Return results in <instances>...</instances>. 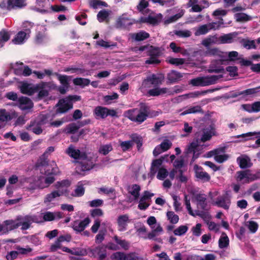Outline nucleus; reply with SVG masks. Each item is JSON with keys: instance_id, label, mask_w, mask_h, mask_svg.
<instances>
[{"instance_id": "obj_1", "label": "nucleus", "mask_w": 260, "mask_h": 260, "mask_svg": "<svg viewBox=\"0 0 260 260\" xmlns=\"http://www.w3.org/2000/svg\"><path fill=\"white\" fill-rule=\"evenodd\" d=\"M36 222V216L26 215H19L15 219L6 220L3 222L5 234L21 226L22 231L28 229L32 223Z\"/></svg>"}, {"instance_id": "obj_2", "label": "nucleus", "mask_w": 260, "mask_h": 260, "mask_svg": "<svg viewBox=\"0 0 260 260\" xmlns=\"http://www.w3.org/2000/svg\"><path fill=\"white\" fill-rule=\"evenodd\" d=\"M214 135H215V130L212 127L210 126L209 127L203 129V134L201 136V138H200V133H197V138L196 141L192 142L187 146V148L185 150V153L186 154H189L190 153L193 152L192 158L193 159L197 158L198 156H196L194 151L196 149L198 146L199 143L210 140L212 136Z\"/></svg>"}, {"instance_id": "obj_3", "label": "nucleus", "mask_w": 260, "mask_h": 260, "mask_svg": "<svg viewBox=\"0 0 260 260\" xmlns=\"http://www.w3.org/2000/svg\"><path fill=\"white\" fill-rule=\"evenodd\" d=\"M149 113L148 107L141 103L140 109L135 108L129 110L126 112V116L132 121L142 123L147 119Z\"/></svg>"}, {"instance_id": "obj_4", "label": "nucleus", "mask_w": 260, "mask_h": 260, "mask_svg": "<svg viewBox=\"0 0 260 260\" xmlns=\"http://www.w3.org/2000/svg\"><path fill=\"white\" fill-rule=\"evenodd\" d=\"M222 77L221 75H212L198 77L192 79L190 81V83L193 86H206L216 83L217 81Z\"/></svg>"}, {"instance_id": "obj_5", "label": "nucleus", "mask_w": 260, "mask_h": 260, "mask_svg": "<svg viewBox=\"0 0 260 260\" xmlns=\"http://www.w3.org/2000/svg\"><path fill=\"white\" fill-rule=\"evenodd\" d=\"M147 223L151 226L152 231L147 235V237H142L143 239H154V238L162 233L163 229L159 224L155 225L156 220L155 217L150 216L147 220Z\"/></svg>"}, {"instance_id": "obj_6", "label": "nucleus", "mask_w": 260, "mask_h": 260, "mask_svg": "<svg viewBox=\"0 0 260 260\" xmlns=\"http://www.w3.org/2000/svg\"><path fill=\"white\" fill-rule=\"evenodd\" d=\"M79 96H70L66 99H62L59 101L56 105L57 108L56 109L57 113H64L67 112L69 110L73 108L72 100H79Z\"/></svg>"}, {"instance_id": "obj_7", "label": "nucleus", "mask_w": 260, "mask_h": 260, "mask_svg": "<svg viewBox=\"0 0 260 260\" xmlns=\"http://www.w3.org/2000/svg\"><path fill=\"white\" fill-rule=\"evenodd\" d=\"M44 115L39 116L37 118L30 121L27 129L36 135H40L43 133V126L46 124Z\"/></svg>"}, {"instance_id": "obj_8", "label": "nucleus", "mask_w": 260, "mask_h": 260, "mask_svg": "<svg viewBox=\"0 0 260 260\" xmlns=\"http://www.w3.org/2000/svg\"><path fill=\"white\" fill-rule=\"evenodd\" d=\"M147 54L150 57L145 61L146 64H158L160 62L158 59L162 54V50L160 48L149 46Z\"/></svg>"}, {"instance_id": "obj_9", "label": "nucleus", "mask_w": 260, "mask_h": 260, "mask_svg": "<svg viewBox=\"0 0 260 260\" xmlns=\"http://www.w3.org/2000/svg\"><path fill=\"white\" fill-rule=\"evenodd\" d=\"M191 199L192 202L196 204L198 209L207 210L208 204L206 194L202 193H193Z\"/></svg>"}, {"instance_id": "obj_10", "label": "nucleus", "mask_w": 260, "mask_h": 260, "mask_svg": "<svg viewBox=\"0 0 260 260\" xmlns=\"http://www.w3.org/2000/svg\"><path fill=\"white\" fill-rule=\"evenodd\" d=\"M164 79L161 75L152 74L144 80L142 86L144 88H149L151 85L157 86L161 84Z\"/></svg>"}, {"instance_id": "obj_11", "label": "nucleus", "mask_w": 260, "mask_h": 260, "mask_svg": "<svg viewBox=\"0 0 260 260\" xmlns=\"http://www.w3.org/2000/svg\"><path fill=\"white\" fill-rule=\"evenodd\" d=\"M153 196V193L148 191H144L139 200L138 208L141 210H146L150 206L151 199Z\"/></svg>"}, {"instance_id": "obj_12", "label": "nucleus", "mask_w": 260, "mask_h": 260, "mask_svg": "<svg viewBox=\"0 0 260 260\" xmlns=\"http://www.w3.org/2000/svg\"><path fill=\"white\" fill-rule=\"evenodd\" d=\"M88 254L91 257L98 256L100 260H104L106 257V249L104 246H100L94 249L88 248Z\"/></svg>"}, {"instance_id": "obj_13", "label": "nucleus", "mask_w": 260, "mask_h": 260, "mask_svg": "<svg viewBox=\"0 0 260 260\" xmlns=\"http://www.w3.org/2000/svg\"><path fill=\"white\" fill-rule=\"evenodd\" d=\"M252 173L249 170L237 172L236 179L237 181L243 184L249 183L252 182Z\"/></svg>"}, {"instance_id": "obj_14", "label": "nucleus", "mask_w": 260, "mask_h": 260, "mask_svg": "<svg viewBox=\"0 0 260 260\" xmlns=\"http://www.w3.org/2000/svg\"><path fill=\"white\" fill-rule=\"evenodd\" d=\"M17 105L21 110L25 111L32 108L34 104L29 98L22 96L18 99Z\"/></svg>"}, {"instance_id": "obj_15", "label": "nucleus", "mask_w": 260, "mask_h": 260, "mask_svg": "<svg viewBox=\"0 0 260 260\" xmlns=\"http://www.w3.org/2000/svg\"><path fill=\"white\" fill-rule=\"evenodd\" d=\"M131 221L127 214H122L118 216L117 218L118 229L120 232L125 231L127 229V224Z\"/></svg>"}, {"instance_id": "obj_16", "label": "nucleus", "mask_w": 260, "mask_h": 260, "mask_svg": "<svg viewBox=\"0 0 260 260\" xmlns=\"http://www.w3.org/2000/svg\"><path fill=\"white\" fill-rule=\"evenodd\" d=\"M90 222V220L88 217L83 220H76L72 223V228L77 232H81L84 231Z\"/></svg>"}, {"instance_id": "obj_17", "label": "nucleus", "mask_w": 260, "mask_h": 260, "mask_svg": "<svg viewBox=\"0 0 260 260\" xmlns=\"http://www.w3.org/2000/svg\"><path fill=\"white\" fill-rule=\"evenodd\" d=\"M213 204L228 210L231 205L230 198L227 194L219 197Z\"/></svg>"}, {"instance_id": "obj_18", "label": "nucleus", "mask_w": 260, "mask_h": 260, "mask_svg": "<svg viewBox=\"0 0 260 260\" xmlns=\"http://www.w3.org/2000/svg\"><path fill=\"white\" fill-rule=\"evenodd\" d=\"M162 18V15L159 13L156 15L148 16V17H141L138 21L140 22L147 23L152 25H156L161 21Z\"/></svg>"}, {"instance_id": "obj_19", "label": "nucleus", "mask_w": 260, "mask_h": 260, "mask_svg": "<svg viewBox=\"0 0 260 260\" xmlns=\"http://www.w3.org/2000/svg\"><path fill=\"white\" fill-rule=\"evenodd\" d=\"M66 153L71 157L74 159H84L86 158V154L84 153H81L79 149H77L73 145H70L66 150Z\"/></svg>"}, {"instance_id": "obj_20", "label": "nucleus", "mask_w": 260, "mask_h": 260, "mask_svg": "<svg viewBox=\"0 0 260 260\" xmlns=\"http://www.w3.org/2000/svg\"><path fill=\"white\" fill-rule=\"evenodd\" d=\"M49 165L50 168H47L46 167L40 168V170L41 173L46 175H56L58 173V168L55 161H52Z\"/></svg>"}, {"instance_id": "obj_21", "label": "nucleus", "mask_w": 260, "mask_h": 260, "mask_svg": "<svg viewBox=\"0 0 260 260\" xmlns=\"http://www.w3.org/2000/svg\"><path fill=\"white\" fill-rule=\"evenodd\" d=\"M134 23H135L134 20H131L122 15L117 21L116 27L119 28H125L129 26Z\"/></svg>"}, {"instance_id": "obj_22", "label": "nucleus", "mask_w": 260, "mask_h": 260, "mask_svg": "<svg viewBox=\"0 0 260 260\" xmlns=\"http://www.w3.org/2000/svg\"><path fill=\"white\" fill-rule=\"evenodd\" d=\"M237 161L242 169L250 168L252 165L250 157L246 155H242L238 157Z\"/></svg>"}, {"instance_id": "obj_23", "label": "nucleus", "mask_w": 260, "mask_h": 260, "mask_svg": "<svg viewBox=\"0 0 260 260\" xmlns=\"http://www.w3.org/2000/svg\"><path fill=\"white\" fill-rule=\"evenodd\" d=\"M229 158V155L225 153L223 148L216 149L214 160L218 163H222Z\"/></svg>"}, {"instance_id": "obj_24", "label": "nucleus", "mask_w": 260, "mask_h": 260, "mask_svg": "<svg viewBox=\"0 0 260 260\" xmlns=\"http://www.w3.org/2000/svg\"><path fill=\"white\" fill-rule=\"evenodd\" d=\"M141 189V186L137 184L129 185L127 187L128 192L133 196L135 200L139 198Z\"/></svg>"}, {"instance_id": "obj_25", "label": "nucleus", "mask_w": 260, "mask_h": 260, "mask_svg": "<svg viewBox=\"0 0 260 260\" xmlns=\"http://www.w3.org/2000/svg\"><path fill=\"white\" fill-rule=\"evenodd\" d=\"M238 33L234 32L228 34L223 35L219 38L218 44H228L234 42V39L237 37Z\"/></svg>"}, {"instance_id": "obj_26", "label": "nucleus", "mask_w": 260, "mask_h": 260, "mask_svg": "<svg viewBox=\"0 0 260 260\" xmlns=\"http://www.w3.org/2000/svg\"><path fill=\"white\" fill-rule=\"evenodd\" d=\"M71 185V182L68 180H63L57 182L54 186L57 191H62V195L68 192L67 188Z\"/></svg>"}, {"instance_id": "obj_27", "label": "nucleus", "mask_w": 260, "mask_h": 260, "mask_svg": "<svg viewBox=\"0 0 260 260\" xmlns=\"http://www.w3.org/2000/svg\"><path fill=\"white\" fill-rule=\"evenodd\" d=\"M107 108L97 106L93 110V114L96 119H105L107 117Z\"/></svg>"}, {"instance_id": "obj_28", "label": "nucleus", "mask_w": 260, "mask_h": 260, "mask_svg": "<svg viewBox=\"0 0 260 260\" xmlns=\"http://www.w3.org/2000/svg\"><path fill=\"white\" fill-rule=\"evenodd\" d=\"M48 87V83L42 82L36 86V91L39 90L38 96L42 98L48 96V91L46 89Z\"/></svg>"}, {"instance_id": "obj_29", "label": "nucleus", "mask_w": 260, "mask_h": 260, "mask_svg": "<svg viewBox=\"0 0 260 260\" xmlns=\"http://www.w3.org/2000/svg\"><path fill=\"white\" fill-rule=\"evenodd\" d=\"M53 175H47L45 177H40L39 179L40 184L39 186L41 188H44L48 187L51 184L55 181V178L52 176Z\"/></svg>"}, {"instance_id": "obj_30", "label": "nucleus", "mask_w": 260, "mask_h": 260, "mask_svg": "<svg viewBox=\"0 0 260 260\" xmlns=\"http://www.w3.org/2000/svg\"><path fill=\"white\" fill-rule=\"evenodd\" d=\"M44 115V118L46 120V124H49L50 126L58 127L61 125L65 121L63 120V119L53 121V117L52 116L49 114H45Z\"/></svg>"}, {"instance_id": "obj_31", "label": "nucleus", "mask_w": 260, "mask_h": 260, "mask_svg": "<svg viewBox=\"0 0 260 260\" xmlns=\"http://www.w3.org/2000/svg\"><path fill=\"white\" fill-rule=\"evenodd\" d=\"M62 215L60 212H46L43 213V219L45 221H52L55 218H62Z\"/></svg>"}, {"instance_id": "obj_32", "label": "nucleus", "mask_w": 260, "mask_h": 260, "mask_svg": "<svg viewBox=\"0 0 260 260\" xmlns=\"http://www.w3.org/2000/svg\"><path fill=\"white\" fill-rule=\"evenodd\" d=\"M62 196V191H57V190H54L50 192V193L47 194L44 198V203L48 204L50 203L54 199L57 197H59Z\"/></svg>"}, {"instance_id": "obj_33", "label": "nucleus", "mask_w": 260, "mask_h": 260, "mask_svg": "<svg viewBox=\"0 0 260 260\" xmlns=\"http://www.w3.org/2000/svg\"><path fill=\"white\" fill-rule=\"evenodd\" d=\"M29 33V30H26V32L22 31H19L12 40L13 42L15 44H20L23 42L25 39H27V34Z\"/></svg>"}, {"instance_id": "obj_34", "label": "nucleus", "mask_w": 260, "mask_h": 260, "mask_svg": "<svg viewBox=\"0 0 260 260\" xmlns=\"http://www.w3.org/2000/svg\"><path fill=\"white\" fill-rule=\"evenodd\" d=\"M20 90L22 93L32 95L36 92V86H32L30 84L23 83L20 87Z\"/></svg>"}, {"instance_id": "obj_35", "label": "nucleus", "mask_w": 260, "mask_h": 260, "mask_svg": "<svg viewBox=\"0 0 260 260\" xmlns=\"http://www.w3.org/2000/svg\"><path fill=\"white\" fill-rule=\"evenodd\" d=\"M196 113H202L204 112L200 106H192L188 108L187 109L184 110L183 112L180 113L181 116H183L188 114H193Z\"/></svg>"}, {"instance_id": "obj_36", "label": "nucleus", "mask_w": 260, "mask_h": 260, "mask_svg": "<svg viewBox=\"0 0 260 260\" xmlns=\"http://www.w3.org/2000/svg\"><path fill=\"white\" fill-rule=\"evenodd\" d=\"M9 6L12 9L22 8L26 6V0H9Z\"/></svg>"}, {"instance_id": "obj_37", "label": "nucleus", "mask_w": 260, "mask_h": 260, "mask_svg": "<svg viewBox=\"0 0 260 260\" xmlns=\"http://www.w3.org/2000/svg\"><path fill=\"white\" fill-rule=\"evenodd\" d=\"M168 92H170V91L167 88H155L148 91V93L150 96H158Z\"/></svg>"}, {"instance_id": "obj_38", "label": "nucleus", "mask_w": 260, "mask_h": 260, "mask_svg": "<svg viewBox=\"0 0 260 260\" xmlns=\"http://www.w3.org/2000/svg\"><path fill=\"white\" fill-rule=\"evenodd\" d=\"M229 245V239L226 234L223 232L218 241V246L220 248H226Z\"/></svg>"}, {"instance_id": "obj_39", "label": "nucleus", "mask_w": 260, "mask_h": 260, "mask_svg": "<svg viewBox=\"0 0 260 260\" xmlns=\"http://www.w3.org/2000/svg\"><path fill=\"white\" fill-rule=\"evenodd\" d=\"M223 52L217 48H208L205 52V56L223 57Z\"/></svg>"}, {"instance_id": "obj_40", "label": "nucleus", "mask_w": 260, "mask_h": 260, "mask_svg": "<svg viewBox=\"0 0 260 260\" xmlns=\"http://www.w3.org/2000/svg\"><path fill=\"white\" fill-rule=\"evenodd\" d=\"M85 193V188L84 184L82 182H79L76 187L74 190V193L73 194V196L76 197H82Z\"/></svg>"}, {"instance_id": "obj_41", "label": "nucleus", "mask_w": 260, "mask_h": 260, "mask_svg": "<svg viewBox=\"0 0 260 260\" xmlns=\"http://www.w3.org/2000/svg\"><path fill=\"white\" fill-rule=\"evenodd\" d=\"M214 44H218V39L216 36H210L203 40L202 42V44L206 47H208L210 45Z\"/></svg>"}, {"instance_id": "obj_42", "label": "nucleus", "mask_w": 260, "mask_h": 260, "mask_svg": "<svg viewBox=\"0 0 260 260\" xmlns=\"http://www.w3.org/2000/svg\"><path fill=\"white\" fill-rule=\"evenodd\" d=\"M182 77V75L179 72L175 71L170 72L167 76L168 79L171 82H175L179 80Z\"/></svg>"}, {"instance_id": "obj_43", "label": "nucleus", "mask_w": 260, "mask_h": 260, "mask_svg": "<svg viewBox=\"0 0 260 260\" xmlns=\"http://www.w3.org/2000/svg\"><path fill=\"white\" fill-rule=\"evenodd\" d=\"M12 118V115L5 109L0 110V122H7Z\"/></svg>"}, {"instance_id": "obj_44", "label": "nucleus", "mask_w": 260, "mask_h": 260, "mask_svg": "<svg viewBox=\"0 0 260 260\" xmlns=\"http://www.w3.org/2000/svg\"><path fill=\"white\" fill-rule=\"evenodd\" d=\"M149 34L144 31H140L137 33L133 34L132 36V38L137 41H143L149 38Z\"/></svg>"}, {"instance_id": "obj_45", "label": "nucleus", "mask_w": 260, "mask_h": 260, "mask_svg": "<svg viewBox=\"0 0 260 260\" xmlns=\"http://www.w3.org/2000/svg\"><path fill=\"white\" fill-rule=\"evenodd\" d=\"M196 174L197 178L205 181H208L210 179V175L207 172L203 171L201 168H198L196 171Z\"/></svg>"}, {"instance_id": "obj_46", "label": "nucleus", "mask_w": 260, "mask_h": 260, "mask_svg": "<svg viewBox=\"0 0 260 260\" xmlns=\"http://www.w3.org/2000/svg\"><path fill=\"white\" fill-rule=\"evenodd\" d=\"M210 30L207 24L202 25L196 29L194 35L196 36L203 35L206 34Z\"/></svg>"}, {"instance_id": "obj_47", "label": "nucleus", "mask_w": 260, "mask_h": 260, "mask_svg": "<svg viewBox=\"0 0 260 260\" xmlns=\"http://www.w3.org/2000/svg\"><path fill=\"white\" fill-rule=\"evenodd\" d=\"M90 81L89 79L83 78H76L73 80V83L75 85L84 87L89 84Z\"/></svg>"}, {"instance_id": "obj_48", "label": "nucleus", "mask_w": 260, "mask_h": 260, "mask_svg": "<svg viewBox=\"0 0 260 260\" xmlns=\"http://www.w3.org/2000/svg\"><path fill=\"white\" fill-rule=\"evenodd\" d=\"M47 157V156H44V154H43L38 160L37 166L39 169L45 167L50 168V165H49V164H48Z\"/></svg>"}, {"instance_id": "obj_49", "label": "nucleus", "mask_w": 260, "mask_h": 260, "mask_svg": "<svg viewBox=\"0 0 260 260\" xmlns=\"http://www.w3.org/2000/svg\"><path fill=\"white\" fill-rule=\"evenodd\" d=\"M235 18L237 22H244L250 20L251 17L245 13H239L235 15Z\"/></svg>"}, {"instance_id": "obj_50", "label": "nucleus", "mask_w": 260, "mask_h": 260, "mask_svg": "<svg viewBox=\"0 0 260 260\" xmlns=\"http://www.w3.org/2000/svg\"><path fill=\"white\" fill-rule=\"evenodd\" d=\"M56 76L62 85L69 87V81L71 80V77L58 74H56Z\"/></svg>"}, {"instance_id": "obj_51", "label": "nucleus", "mask_w": 260, "mask_h": 260, "mask_svg": "<svg viewBox=\"0 0 260 260\" xmlns=\"http://www.w3.org/2000/svg\"><path fill=\"white\" fill-rule=\"evenodd\" d=\"M167 217L168 219L172 224H176L179 219V216L173 211H168L167 212Z\"/></svg>"}, {"instance_id": "obj_52", "label": "nucleus", "mask_w": 260, "mask_h": 260, "mask_svg": "<svg viewBox=\"0 0 260 260\" xmlns=\"http://www.w3.org/2000/svg\"><path fill=\"white\" fill-rule=\"evenodd\" d=\"M82 125L78 123H72L68 125L66 127L67 133L69 134H75Z\"/></svg>"}, {"instance_id": "obj_53", "label": "nucleus", "mask_w": 260, "mask_h": 260, "mask_svg": "<svg viewBox=\"0 0 260 260\" xmlns=\"http://www.w3.org/2000/svg\"><path fill=\"white\" fill-rule=\"evenodd\" d=\"M196 216H199L201 217L206 224L211 221V216L208 213L204 212L203 211H200L199 210L196 211Z\"/></svg>"}, {"instance_id": "obj_54", "label": "nucleus", "mask_w": 260, "mask_h": 260, "mask_svg": "<svg viewBox=\"0 0 260 260\" xmlns=\"http://www.w3.org/2000/svg\"><path fill=\"white\" fill-rule=\"evenodd\" d=\"M114 239L116 243L119 245L122 248L125 250L129 248V243L126 240L119 239L117 236H114Z\"/></svg>"}, {"instance_id": "obj_55", "label": "nucleus", "mask_w": 260, "mask_h": 260, "mask_svg": "<svg viewBox=\"0 0 260 260\" xmlns=\"http://www.w3.org/2000/svg\"><path fill=\"white\" fill-rule=\"evenodd\" d=\"M109 15V11L106 10H103L98 13L97 15V18L99 22H102L106 20Z\"/></svg>"}, {"instance_id": "obj_56", "label": "nucleus", "mask_w": 260, "mask_h": 260, "mask_svg": "<svg viewBox=\"0 0 260 260\" xmlns=\"http://www.w3.org/2000/svg\"><path fill=\"white\" fill-rule=\"evenodd\" d=\"M184 14V11L181 10L179 13L170 17V18L165 19L164 21V23L165 24H168L170 23L174 22L177 20L179 18H181Z\"/></svg>"}, {"instance_id": "obj_57", "label": "nucleus", "mask_w": 260, "mask_h": 260, "mask_svg": "<svg viewBox=\"0 0 260 260\" xmlns=\"http://www.w3.org/2000/svg\"><path fill=\"white\" fill-rule=\"evenodd\" d=\"M245 226L247 227L251 233H255L257 229V223L253 221H248L245 223Z\"/></svg>"}, {"instance_id": "obj_58", "label": "nucleus", "mask_w": 260, "mask_h": 260, "mask_svg": "<svg viewBox=\"0 0 260 260\" xmlns=\"http://www.w3.org/2000/svg\"><path fill=\"white\" fill-rule=\"evenodd\" d=\"M10 39L9 33L5 30H2L0 32V48L3 46L4 43Z\"/></svg>"}, {"instance_id": "obj_59", "label": "nucleus", "mask_w": 260, "mask_h": 260, "mask_svg": "<svg viewBox=\"0 0 260 260\" xmlns=\"http://www.w3.org/2000/svg\"><path fill=\"white\" fill-rule=\"evenodd\" d=\"M167 60L169 63L176 66L183 64L185 62L184 59L179 58L169 57Z\"/></svg>"}, {"instance_id": "obj_60", "label": "nucleus", "mask_w": 260, "mask_h": 260, "mask_svg": "<svg viewBox=\"0 0 260 260\" xmlns=\"http://www.w3.org/2000/svg\"><path fill=\"white\" fill-rule=\"evenodd\" d=\"M126 255L123 252H116L111 255V258L113 260H126Z\"/></svg>"}, {"instance_id": "obj_61", "label": "nucleus", "mask_w": 260, "mask_h": 260, "mask_svg": "<svg viewBox=\"0 0 260 260\" xmlns=\"http://www.w3.org/2000/svg\"><path fill=\"white\" fill-rule=\"evenodd\" d=\"M243 46L247 49H250L252 48L255 49L256 46L255 45V41L254 40H249L243 39L242 41Z\"/></svg>"}, {"instance_id": "obj_62", "label": "nucleus", "mask_w": 260, "mask_h": 260, "mask_svg": "<svg viewBox=\"0 0 260 260\" xmlns=\"http://www.w3.org/2000/svg\"><path fill=\"white\" fill-rule=\"evenodd\" d=\"M112 150V146L111 144L102 145L100 147L99 152L104 155L107 154Z\"/></svg>"}, {"instance_id": "obj_63", "label": "nucleus", "mask_w": 260, "mask_h": 260, "mask_svg": "<svg viewBox=\"0 0 260 260\" xmlns=\"http://www.w3.org/2000/svg\"><path fill=\"white\" fill-rule=\"evenodd\" d=\"M188 230L186 225H181L174 231V234L176 236H182L185 234Z\"/></svg>"}, {"instance_id": "obj_64", "label": "nucleus", "mask_w": 260, "mask_h": 260, "mask_svg": "<svg viewBox=\"0 0 260 260\" xmlns=\"http://www.w3.org/2000/svg\"><path fill=\"white\" fill-rule=\"evenodd\" d=\"M106 230H101L95 237V242L96 244L101 243L105 239Z\"/></svg>"}]
</instances>
